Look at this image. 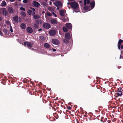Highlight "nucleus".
Wrapping results in <instances>:
<instances>
[{"label": "nucleus", "mask_w": 123, "mask_h": 123, "mask_svg": "<svg viewBox=\"0 0 123 123\" xmlns=\"http://www.w3.org/2000/svg\"><path fill=\"white\" fill-rule=\"evenodd\" d=\"M70 6L74 10H78L79 9V4L76 1L71 2L70 3Z\"/></svg>", "instance_id": "1"}, {"label": "nucleus", "mask_w": 123, "mask_h": 123, "mask_svg": "<svg viewBox=\"0 0 123 123\" xmlns=\"http://www.w3.org/2000/svg\"><path fill=\"white\" fill-rule=\"evenodd\" d=\"M23 45L25 46H26V45L27 47L28 48H31L32 47V45L31 43V42L27 41L24 42Z\"/></svg>", "instance_id": "2"}, {"label": "nucleus", "mask_w": 123, "mask_h": 123, "mask_svg": "<svg viewBox=\"0 0 123 123\" xmlns=\"http://www.w3.org/2000/svg\"><path fill=\"white\" fill-rule=\"evenodd\" d=\"M120 90H122L121 88H120ZM123 94L121 90H119V89H118L117 91V92L115 93V95H116V97H117L118 96H121Z\"/></svg>", "instance_id": "3"}, {"label": "nucleus", "mask_w": 123, "mask_h": 123, "mask_svg": "<svg viewBox=\"0 0 123 123\" xmlns=\"http://www.w3.org/2000/svg\"><path fill=\"white\" fill-rule=\"evenodd\" d=\"M43 26L46 29H48L50 27V25L47 23H45L43 24Z\"/></svg>", "instance_id": "4"}, {"label": "nucleus", "mask_w": 123, "mask_h": 123, "mask_svg": "<svg viewBox=\"0 0 123 123\" xmlns=\"http://www.w3.org/2000/svg\"><path fill=\"white\" fill-rule=\"evenodd\" d=\"M54 4L57 7L58 6H61L62 5V3L60 1H57L55 2L54 3Z\"/></svg>", "instance_id": "5"}, {"label": "nucleus", "mask_w": 123, "mask_h": 123, "mask_svg": "<svg viewBox=\"0 0 123 123\" xmlns=\"http://www.w3.org/2000/svg\"><path fill=\"white\" fill-rule=\"evenodd\" d=\"M52 42L53 44L55 45H58L59 43V41L57 39H52Z\"/></svg>", "instance_id": "6"}, {"label": "nucleus", "mask_w": 123, "mask_h": 123, "mask_svg": "<svg viewBox=\"0 0 123 123\" xmlns=\"http://www.w3.org/2000/svg\"><path fill=\"white\" fill-rule=\"evenodd\" d=\"M49 33L51 36H54L56 35V31L54 30H52L50 31Z\"/></svg>", "instance_id": "7"}, {"label": "nucleus", "mask_w": 123, "mask_h": 123, "mask_svg": "<svg viewBox=\"0 0 123 123\" xmlns=\"http://www.w3.org/2000/svg\"><path fill=\"white\" fill-rule=\"evenodd\" d=\"M26 30L28 32L31 33L33 32V30L31 27H28L26 29Z\"/></svg>", "instance_id": "8"}, {"label": "nucleus", "mask_w": 123, "mask_h": 123, "mask_svg": "<svg viewBox=\"0 0 123 123\" xmlns=\"http://www.w3.org/2000/svg\"><path fill=\"white\" fill-rule=\"evenodd\" d=\"M9 13L12 14L14 13V10L12 7H9L8 9Z\"/></svg>", "instance_id": "9"}, {"label": "nucleus", "mask_w": 123, "mask_h": 123, "mask_svg": "<svg viewBox=\"0 0 123 123\" xmlns=\"http://www.w3.org/2000/svg\"><path fill=\"white\" fill-rule=\"evenodd\" d=\"M33 5L37 7H38L39 6H40V4L39 3L36 1H33Z\"/></svg>", "instance_id": "10"}, {"label": "nucleus", "mask_w": 123, "mask_h": 123, "mask_svg": "<svg viewBox=\"0 0 123 123\" xmlns=\"http://www.w3.org/2000/svg\"><path fill=\"white\" fill-rule=\"evenodd\" d=\"M65 37L66 39L68 40L70 39V36L69 33H66L65 35Z\"/></svg>", "instance_id": "11"}, {"label": "nucleus", "mask_w": 123, "mask_h": 123, "mask_svg": "<svg viewBox=\"0 0 123 123\" xmlns=\"http://www.w3.org/2000/svg\"><path fill=\"white\" fill-rule=\"evenodd\" d=\"M66 26L67 28L68 29H70L72 27V25L70 23H67L66 24Z\"/></svg>", "instance_id": "12"}, {"label": "nucleus", "mask_w": 123, "mask_h": 123, "mask_svg": "<svg viewBox=\"0 0 123 123\" xmlns=\"http://www.w3.org/2000/svg\"><path fill=\"white\" fill-rule=\"evenodd\" d=\"M50 22L51 24H56L57 23V21L54 19H51L50 20Z\"/></svg>", "instance_id": "13"}, {"label": "nucleus", "mask_w": 123, "mask_h": 123, "mask_svg": "<svg viewBox=\"0 0 123 123\" xmlns=\"http://www.w3.org/2000/svg\"><path fill=\"white\" fill-rule=\"evenodd\" d=\"M13 19L16 22L18 23V16H15L13 17Z\"/></svg>", "instance_id": "14"}, {"label": "nucleus", "mask_w": 123, "mask_h": 123, "mask_svg": "<svg viewBox=\"0 0 123 123\" xmlns=\"http://www.w3.org/2000/svg\"><path fill=\"white\" fill-rule=\"evenodd\" d=\"M3 32H4L5 35H8L9 34L8 31L6 29H4Z\"/></svg>", "instance_id": "15"}, {"label": "nucleus", "mask_w": 123, "mask_h": 123, "mask_svg": "<svg viewBox=\"0 0 123 123\" xmlns=\"http://www.w3.org/2000/svg\"><path fill=\"white\" fill-rule=\"evenodd\" d=\"M90 1L89 0H84V4L85 6L86 5V4H89L90 3Z\"/></svg>", "instance_id": "16"}, {"label": "nucleus", "mask_w": 123, "mask_h": 123, "mask_svg": "<svg viewBox=\"0 0 123 123\" xmlns=\"http://www.w3.org/2000/svg\"><path fill=\"white\" fill-rule=\"evenodd\" d=\"M20 27L23 29H25L26 28L25 25L24 23H22L20 25Z\"/></svg>", "instance_id": "17"}, {"label": "nucleus", "mask_w": 123, "mask_h": 123, "mask_svg": "<svg viewBox=\"0 0 123 123\" xmlns=\"http://www.w3.org/2000/svg\"><path fill=\"white\" fill-rule=\"evenodd\" d=\"M90 6L88 5H85L84 7V9L85 10H86L89 9Z\"/></svg>", "instance_id": "18"}, {"label": "nucleus", "mask_w": 123, "mask_h": 123, "mask_svg": "<svg viewBox=\"0 0 123 123\" xmlns=\"http://www.w3.org/2000/svg\"><path fill=\"white\" fill-rule=\"evenodd\" d=\"M90 5L92 9H93L95 5L94 2H91L90 4Z\"/></svg>", "instance_id": "19"}, {"label": "nucleus", "mask_w": 123, "mask_h": 123, "mask_svg": "<svg viewBox=\"0 0 123 123\" xmlns=\"http://www.w3.org/2000/svg\"><path fill=\"white\" fill-rule=\"evenodd\" d=\"M59 13L60 15L61 16H64V13H65V12L63 10H62L60 11Z\"/></svg>", "instance_id": "20"}, {"label": "nucleus", "mask_w": 123, "mask_h": 123, "mask_svg": "<svg viewBox=\"0 0 123 123\" xmlns=\"http://www.w3.org/2000/svg\"><path fill=\"white\" fill-rule=\"evenodd\" d=\"M33 18L35 19H38L40 18V16L37 14L34 15L33 16Z\"/></svg>", "instance_id": "21"}, {"label": "nucleus", "mask_w": 123, "mask_h": 123, "mask_svg": "<svg viewBox=\"0 0 123 123\" xmlns=\"http://www.w3.org/2000/svg\"><path fill=\"white\" fill-rule=\"evenodd\" d=\"M33 27L35 29H37L39 28V25L36 23L34 24Z\"/></svg>", "instance_id": "22"}, {"label": "nucleus", "mask_w": 123, "mask_h": 123, "mask_svg": "<svg viewBox=\"0 0 123 123\" xmlns=\"http://www.w3.org/2000/svg\"><path fill=\"white\" fill-rule=\"evenodd\" d=\"M6 5V2L5 1H2L0 6H5Z\"/></svg>", "instance_id": "23"}, {"label": "nucleus", "mask_w": 123, "mask_h": 123, "mask_svg": "<svg viewBox=\"0 0 123 123\" xmlns=\"http://www.w3.org/2000/svg\"><path fill=\"white\" fill-rule=\"evenodd\" d=\"M44 46L47 48H49V44L47 43H45L44 44Z\"/></svg>", "instance_id": "24"}, {"label": "nucleus", "mask_w": 123, "mask_h": 123, "mask_svg": "<svg viewBox=\"0 0 123 123\" xmlns=\"http://www.w3.org/2000/svg\"><path fill=\"white\" fill-rule=\"evenodd\" d=\"M63 30L64 32H66L68 31V30L67 28L65 27H63Z\"/></svg>", "instance_id": "25"}, {"label": "nucleus", "mask_w": 123, "mask_h": 123, "mask_svg": "<svg viewBox=\"0 0 123 123\" xmlns=\"http://www.w3.org/2000/svg\"><path fill=\"white\" fill-rule=\"evenodd\" d=\"M21 15L23 17H25L26 16L25 13L24 12H22L20 13Z\"/></svg>", "instance_id": "26"}, {"label": "nucleus", "mask_w": 123, "mask_h": 123, "mask_svg": "<svg viewBox=\"0 0 123 123\" xmlns=\"http://www.w3.org/2000/svg\"><path fill=\"white\" fill-rule=\"evenodd\" d=\"M41 4L44 6H47L48 5V4H47V3L45 2H42Z\"/></svg>", "instance_id": "27"}, {"label": "nucleus", "mask_w": 123, "mask_h": 123, "mask_svg": "<svg viewBox=\"0 0 123 123\" xmlns=\"http://www.w3.org/2000/svg\"><path fill=\"white\" fill-rule=\"evenodd\" d=\"M63 42L64 43H65L66 44H67L69 42L68 40L66 39H65L63 40Z\"/></svg>", "instance_id": "28"}, {"label": "nucleus", "mask_w": 123, "mask_h": 123, "mask_svg": "<svg viewBox=\"0 0 123 123\" xmlns=\"http://www.w3.org/2000/svg\"><path fill=\"white\" fill-rule=\"evenodd\" d=\"M123 42V40L121 39H119V40L118 44L121 45L122 43Z\"/></svg>", "instance_id": "29"}, {"label": "nucleus", "mask_w": 123, "mask_h": 123, "mask_svg": "<svg viewBox=\"0 0 123 123\" xmlns=\"http://www.w3.org/2000/svg\"><path fill=\"white\" fill-rule=\"evenodd\" d=\"M5 9H6V8H0V13H1L2 12L3 13L4 12V11H5Z\"/></svg>", "instance_id": "30"}, {"label": "nucleus", "mask_w": 123, "mask_h": 123, "mask_svg": "<svg viewBox=\"0 0 123 123\" xmlns=\"http://www.w3.org/2000/svg\"><path fill=\"white\" fill-rule=\"evenodd\" d=\"M3 13L4 14L5 16H6V15L7 14L8 12L6 10V9L5 10V11H4Z\"/></svg>", "instance_id": "31"}, {"label": "nucleus", "mask_w": 123, "mask_h": 123, "mask_svg": "<svg viewBox=\"0 0 123 123\" xmlns=\"http://www.w3.org/2000/svg\"><path fill=\"white\" fill-rule=\"evenodd\" d=\"M27 13L29 15H31L32 13V10H28L27 11Z\"/></svg>", "instance_id": "32"}, {"label": "nucleus", "mask_w": 123, "mask_h": 123, "mask_svg": "<svg viewBox=\"0 0 123 123\" xmlns=\"http://www.w3.org/2000/svg\"><path fill=\"white\" fill-rule=\"evenodd\" d=\"M40 21H41V20L39 19H37L35 21L36 23L38 24H39Z\"/></svg>", "instance_id": "33"}, {"label": "nucleus", "mask_w": 123, "mask_h": 123, "mask_svg": "<svg viewBox=\"0 0 123 123\" xmlns=\"http://www.w3.org/2000/svg\"><path fill=\"white\" fill-rule=\"evenodd\" d=\"M20 9L21 10H23L24 11H25V9L23 8V7H21L20 8Z\"/></svg>", "instance_id": "34"}, {"label": "nucleus", "mask_w": 123, "mask_h": 123, "mask_svg": "<svg viewBox=\"0 0 123 123\" xmlns=\"http://www.w3.org/2000/svg\"><path fill=\"white\" fill-rule=\"evenodd\" d=\"M6 23L8 25H10V26H11L10 22L9 21H7Z\"/></svg>", "instance_id": "35"}, {"label": "nucleus", "mask_w": 123, "mask_h": 123, "mask_svg": "<svg viewBox=\"0 0 123 123\" xmlns=\"http://www.w3.org/2000/svg\"><path fill=\"white\" fill-rule=\"evenodd\" d=\"M40 38L42 40H44V37L43 36H41L40 37Z\"/></svg>", "instance_id": "36"}, {"label": "nucleus", "mask_w": 123, "mask_h": 123, "mask_svg": "<svg viewBox=\"0 0 123 123\" xmlns=\"http://www.w3.org/2000/svg\"><path fill=\"white\" fill-rule=\"evenodd\" d=\"M104 119V117H101V119L100 120L102 122H104L105 121H103Z\"/></svg>", "instance_id": "37"}, {"label": "nucleus", "mask_w": 123, "mask_h": 123, "mask_svg": "<svg viewBox=\"0 0 123 123\" xmlns=\"http://www.w3.org/2000/svg\"><path fill=\"white\" fill-rule=\"evenodd\" d=\"M47 15L49 16H50L52 14L51 13L49 12H48L47 13Z\"/></svg>", "instance_id": "38"}, {"label": "nucleus", "mask_w": 123, "mask_h": 123, "mask_svg": "<svg viewBox=\"0 0 123 123\" xmlns=\"http://www.w3.org/2000/svg\"><path fill=\"white\" fill-rule=\"evenodd\" d=\"M28 0H24L23 1V2L24 3H26L28 2Z\"/></svg>", "instance_id": "39"}, {"label": "nucleus", "mask_w": 123, "mask_h": 123, "mask_svg": "<svg viewBox=\"0 0 123 123\" xmlns=\"http://www.w3.org/2000/svg\"><path fill=\"white\" fill-rule=\"evenodd\" d=\"M71 109V107L70 106H69L68 107H67V109L69 110H70Z\"/></svg>", "instance_id": "40"}, {"label": "nucleus", "mask_w": 123, "mask_h": 123, "mask_svg": "<svg viewBox=\"0 0 123 123\" xmlns=\"http://www.w3.org/2000/svg\"><path fill=\"white\" fill-rule=\"evenodd\" d=\"M121 45H119V44H118L117 46L118 48L119 49H120L121 48Z\"/></svg>", "instance_id": "41"}, {"label": "nucleus", "mask_w": 123, "mask_h": 123, "mask_svg": "<svg viewBox=\"0 0 123 123\" xmlns=\"http://www.w3.org/2000/svg\"><path fill=\"white\" fill-rule=\"evenodd\" d=\"M10 31H11L12 32H13L12 29V26H10Z\"/></svg>", "instance_id": "42"}, {"label": "nucleus", "mask_w": 123, "mask_h": 123, "mask_svg": "<svg viewBox=\"0 0 123 123\" xmlns=\"http://www.w3.org/2000/svg\"><path fill=\"white\" fill-rule=\"evenodd\" d=\"M21 21V18L20 17H19V22H20Z\"/></svg>", "instance_id": "43"}, {"label": "nucleus", "mask_w": 123, "mask_h": 123, "mask_svg": "<svg viewBox=\"0 0 123 123\" xmlns=\"http://www.w3.org/2000/svg\"><path fill=\"white\" fill-rule=\"evenodd\" d=\"M52 14L54 15V16L55 17H57V16L56 15L54 12H52Z\"/></svg>", "instance_id": "44"}, {"label": "nucleus", "mask_w": 123, "mask_h": 123, "mask_svg": "<svg viewBox=\"0 0 123 123\" xmlns=\"http://www.w3.org/2000/svg\"><path fill=\"white\" fill-rule=\"evenodd\" d=\"M32 15H35V13L34 11H33V12H32Z\"/></svg>", "instance_id": "45"}, {"label": "nucleus", "mask_w": 123, "mask_h": 123, "mask_svg": "<svg viewBox=\"0 0 123 123\" xmlns=\"http://www.w3.org/2000/svg\"><path fill=\"white\" fill-rule=\"evenodd\" d=\"M30 8H31V9H32V10L33 11H35V9L34 8H32V7H31Z\"/></svg>", "instance_id": "46"}, {"label": "nucleus", "mask_w": 123, "mask_h": 123, "mask_svg": "<svg viewBox=\"0 0 123 123\" xmlns=\"http://www.w3.org/2000/svg\"><path fill=\"white\" fill-rule=\"evenodd\" d=\"M123 49V45H121V49Z\"/></svg>", "instance_id": "47"}, {"label": "nucleus", "mask_w": 123, "mask_h": 123, "mask_svg": "<svg viewBox=\"0 0 123 123\" xmlns=\"http://www.w3.org/2000/svg\"><path fill=\"white\" fill-rule=\"evenodd\" d=\"M0 35L1 36H2V33L0 31Z\"/></svg>", "instance_id": "48"}, {"label": "nucleus", "mask_w": 123, "mask_h": 123, "mask_svg": "<svg viewBox=\"0 0 123 123\" xmlns=\"http://www.w3.org/2000/svg\"><path fill=\"white\" fill-rule=\"evenodd\" d=\"M52 50L53 51L55 52L56 51V49H52Z\"/></svg>", "instance_id": "49"}, {"label": "nucleus", "mask_w": 123, "mask_h": 123, "mask_svg": "<svg viewBox=\"0 0 123 123\" xmlns=\"http://www.w3.org/2000/svg\"><path fill=\"white\" fill-rule=\"evenodd\" d=\"M42 30V29H40L38 30V31H41Z\"/></svg>", "instance_id": "50"}, {"label": "nucleus", "mask_w": 123, "mask_h": 123, "mask_svg": "<svg viewBox=\"0 0 123 123\" xmlns=\"http://www.w3.org/2000/svg\"><path fill=\"white\" fill-rule=\"evenodd\" d=\"M10 0L11 2H13L15 1V0Z\"/></svg>", "instance_id": "51"}, {"label": "nucleus", "mask_w": 123, "mask_h": 123, "mask_svg": "<svg viewBox=\"0 0 123 123\" xmlns=\"http://www.w3.org/2000/svg\"><path fill=\"white\" fill-rule=\"evenodd\" d=\"M50 5H51L52 4V2L51 1H50L49 2Z\"/></svg>", "instance_id": "52"}, {"label": "nucleus", "mask_w": 123, "mask_h": 123, "mask_svg": "<svg viewBox=\"0 0 123 123\" xmlns=\"http://www.w3.org/2000/svg\"><path fill=\"white\" fill-rule=\"evenodd\" d=\"M17 40H18V41L19 42H21V40H19L18 39H17Z\"/></svg>", "instance_id": "53"}, {"label": "nucleus", "mask_w": 123, "mask_h": 123, "mask_svg": "<svg viewBox=\"0 0 123 123\" xmlns=\"http://www.w3.org/2000/svg\"><path fill=\"white\" fill-rule=\"evenodd\" d=\"M67 4L68 5H70V3H69V2H68L67 3Z\"/></svg>", "instance_id": "54"}, {"label": "nucleus", "mask_w": 123, "mask_h": 123, "mask_svg": "<svg viewBox=\"0 0 123 123\" xmlns=\"http://www.w3.org/2000/svg\"><path fill=\"white\" fill-rule=\"evenodd\" d=\"M59 9V8L58 7H57V8H56V9L57 10H58Z\"/></svg>", "instance_id": "55"}, {"label": "nucleus", "mask_w": 123, "mask_h": 123, "mask_svg": "<svg viewBox=\"0 0 123 123\" xmlns=\"http://www.w3.org/2000/svg\"><path fill=\"white\" fill-rule=\"evenodd\" d=\"M79 2L80 3H81L82 2V1L81 0L79 1Z\"/></svg>", "instance_id": "56"}, {"label": "nucleus", "mask_w": 123, "mask_h": 123, "mask_svg": "<svg viewBox=\"0 0 123 123\" xmlns=\"http://www.w3.org/2000/svg\"><path fill=\"white\" fill-rule=\"evenodd\" d=\"M121 55H120V59H121Z\"/></svg>", "instance_id": "57"}, {"label": "nucleus", "mask_w": 123, "mask_h": 123, "mask_svg": "<svg viewBox=\"0 0 123 123\" xmlns=\"http://www.w3.org/2000/svg\"><path fill=\"white\" fill-rule=\"evenodd\" d=\"M50 0L51 1H54V0Z\"/></svg>", "instance_id": "58"}, {"label": "nucleus", "mask_w": 123, "mask_h": 123, "mask_svg": "<svg viewBox=\"0 0 123 123\" xmlns=\"http://www.w3.org/2000/svg\"><path fill=\"white\" fill-rule=\"evenodd\" d=\"M70 0L71 1H74L75 0Z\"/></svg>", "instance_id": "59"}, {"label": "nucleus", "mask_w": 123, "mask_h": 123, "mask_svg": "<svg viewBox=\"0 0 123 123\" xmlns=\"http://www.w3.org/2000/svg\"><path fill=\"white\" fill-rule=\"evenodd\" d=\"M1 20V18L0 17V21Z\"/></svg>", "instance_id": "60"}, {"label": "nucleus", "mask_w": 123, "mask_h": 123, "mask_svg": "<svg viewBox=\"0 0 123 123\" xmlns=\"http://www.w3.org/2000/svg\"><path fill=\"white\" fill-rule=\"evenodd\" d=\"M48 0H45V1L46 2H47V1Z\"/></svg>", "instance_id": "61"}, {"label": "nucleus", "mask_w": 123, "mask_h": 123, "mask_svg": "<svg viewBox=\"0 0 123 123\" xmlns=\"http://www.w3.org/2000/svg\"><path fill=\"white\" fill-rule=\"evenodd\" d=\"M18 1H21V0H18Z\"/></svg>", "instance_id": "62"}, {"label": "nucleus", "mask_w": 123, "mask_h": 123, "mask_svg": "<svg viewBox=\"0 0 123 123\" xmlns=\"http://www.w3.org/2000/svg\"><path fill=\"white\" fill-rule=\"evenodd\" d=\"M119 66H118V68H119Z\"/></svg>", "instance_id": "63"}, {"label": "nucleus", "mask_w": 123, "mask_h": 123, "mask_svg": "<svg viewBox=\"0 0 123 123\" xmlns=\"http://www.w3.org/2000/svg\"><path fill=\"white\" fill-rule=\"evenodd\" d=\"M49 7H48V10H49Z\"/></svg>", "instance_id": "64"}]
</instances>
